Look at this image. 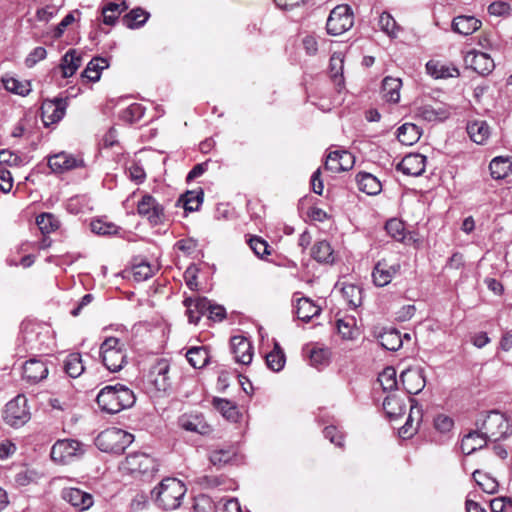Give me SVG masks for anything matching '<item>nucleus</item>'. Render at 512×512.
I'll return each instance as SVG.
<instances>
[{
    "mask_svg": "<svg viewBox=\"0 0 512 512\" xmlns=\"http://www.w3.org/2000/svg\"><path fill=\"white\" fill-rule=\"evenodd\" d=\"M85 452L84 445L78 440H57L51 448V459L60 464H68L79 459Z\"/></svg>",
    "mask_w": 512,
    "mask_h": 512,
    "instance_id": "obj_6",
    "label": "nucleus"
},
{
    "mask_svg": "<svg viewBox=\"0 0 512 512\" xmlns=\"http://www.w3.org/2000/svg\"><path fill=\"white\" fill-rule=\"evenodd\" d=\"M402 87V81L400 78H394L387 76L382 81V98L386 102L398 103L400 100V89Z\"/></svg>",
    "mask_w": 512,
    "mask_h": 512,
    "instance_id": "obj_27",
    "label": "nucleus"
},
{
    "mask_svg": "<svg viewBox=\"0 0 512 512\" xmlns=\"http://www.w3.org/2000/svg\"><path fill=\"white\" fill-rule=\"evenodd\" d=\"M478 429L487 440L499 441L512 434V424L505 414L499 411H490L477 423Z\"/></svg>",
    "mask_w": 512,
    "mask_h": 512,
    "instance_id": "obj_3",
    "label": "nucleus"
},
{
    "mask_svg": "<svg viewBox=\"0 0 512 512\" xmlns=\"http://www.w3.org/2000/svg\"><path fill=\"white\" fill-rule=\"evenodd\" d=\"M482 23L474 16L460 15L453 19L452 29L461 35H471L481 27Z\"/></svg>",
    "mask_w": 512,
    "mask_h": 512,
    "instance_id": "obj_25",
    "label": "nucleus"
},
{
    "mask_svg": "<svg viewBox=\"0 0 512 512\" xmlns=\"http://www.w3.org/2000/svg\"><path fill=\"white\" fill-rule=\"evenodd\" d=\"M2 82L7 91L21 96L27 95L31 90L29 82H21L14 77H4Z\"/></svg>",
    "mask_w": 512,
    "mask_h": 512,
    "instance_id": "obj_49",
    "label": "nucleus"
},
{
    "mask_svg": "<svg viewBox=\"0 0 512 512\" xmlns=\"http://www.w3.org/2000/svg\"><path fill=\"white\" fill-rule=\"evenodd\" d=\"M408 399L411 402L410 413L405 424L399 429V435L404 439L412 437L416 432V428L413 427V415L415 413L414 410L417 409L416 413L420 415V409L416 405H414V399L410 397H408Z\"/></svg>",
    "mask_w": 512,
    "mask_h": 512,
    "instance_id": "obj_53",
    "label": "nucleus"
},
{
    "mask_svg": "<svg viewBox=\"0 0 512 512\" xmlns=\"http://www.w3.org/2000/svg\"><path fill=\"white\" fill-rule=\"evenodd\" d=\"M381 345L390 351H397L402 346V338L398 331L390 330L380 335Z\"/></svg>",
    "mask_w": 512,
    "mask_h": 512,
    "instance_id": "obj_47",
    "label": "nucleus"
},
{
    "mask_svg": "<svg viewBox=\"0 0 512 512\" xmlns=\"http://www.w3.org/2000/svg\"><path fill=\"white\" fill-rule=\"evenodd\" d=\"M82 64V58L75 49L68 50L61 59L63 77L68 78L75 74Z\"/></svg>",
    "mask_w": 512,
    "mask_h": 512,
    "instance_id": "obj_30",
    "label": "nucleus"
},
{
    "mask_svg": "<svg viewBox=\"0 0 512 512\" xmlns=\"http://www.w3.org/2000/svg\"><path fill=\"white\" fill-rule=\"evenodd\" d=\"M47 51L44 47L38 46L34 48L25 59V65L28 68H32L39 61L46 58Z\"/></svg>",
    "mask_w": 512,
    "mask_h": 512,
    "instance_id": "obj_60",
    "label": "nucleus"
},
{
    "mask_svg": "<svg viewBox=\"0 0 512 512\" xmlns=\"http://www.w3.org/2000/svg\"><path fill=\"white\" fill-rule=\"evenodd\" d=\"M449 115V107L440 102L422 104L415 109V117L427 122L443 121L447 119Z\"/></svg>",
    "mask_w": 512,
    "mask_h": 512,
    "instance_id": "obj_13",
    "label": "nucleus"
},
{
    "mask_svg": "<svg viewBox=\"0 0 512 512\" xmlns=\"http://www.w3.org/2000/svg\"><path fill=\"white\" fill-rule=\"evenodd\" d=\"M426 70L429 75L438 79V78H448L459 75V71L455 67H449L444 64H441L438 61L430 60L426 64Z\"/></svg>",
    "mask_w": 512,
    "mask_h": 512,
    "instance_id": "obj_37",
    "label": "nucleus"
},
{
    "mask_svg": "<svg viewBox=\"0 0 512 512\" xmlns=\"http://www.w3.org/2000/svg\"><path fill=\"white\" fill-rule=\"evenodd\" d=\"M183 304L187 309L188 320L192 324H197L210 307V301L205 297L186 298Z\"/></svg>",
    "mask_w": 512,
    "mask_h": 512,
    "instance_id": "obj_24",
    "label": "nucleus"
},
{
    "mask_svg": "<svg viewBox=\"0 0 512 512\" xmlns=\"http://www.w3.org/2000/svg\"><path fill=\"white\" fill-rule=\"evenodd\" d=\"M65 115V101L59 98L46 100L41 106V117L45 126L59 122Z\"/></svg>",
    "mask_w": 512,
    "mask_h": 512,
    "instance_id": "obj_17",
    "label": "nucleus"
},
{
    "mask_svg": "<svg viewBox=\"0 0 512 512\" xmlns=\"http://www.w3.org/2000/svg\"><path fill=\"white\" fill-rule=\"evenodd\" d=\"M383 409L390 420H395L405 413L406 404L404 398L398 395H388L383 401Z\"/></svg>",
    "mask_w": 512,
    "mask_h": 512,
    "instance_id": "obj_28",
    "label": "nucleus"
},
{
    "mask_svg": "<svg viewBox=\"0 0 512 512\" xmlns=\"http://www.w3.org/2000/svg\"><path fill=\"white\" fill-rule=\"evenodd\" d=\"M401 265L398 260L383 258L379 260L372 271L373 282L378 287L387 286L400 273Z\"/></svg>",
    "mask_w": 512,
    "mask_h": 512,
    "instance_id": "obj_10",
    "label": "nucleus"
},
{
    "mask_svg": "<svg viewBox=\"0 0 512 512\" xmlns=\"http://www.w3.org/2000/svg\"><path fill=\"white\" fill-rule=\"evenodd\" d=\"M203 191H187L183 196L185 211H197L203 202Z\"/></svg>",
    "mask_w": 512,
    "mask_h": 512,
    "instance_id": "obj_52",
    "label": "nucleus"
},
{
    "mask_svg": "<svg viewBox=\"0 0 512 512\" xmlns=\"http://www.w3.org/2000/svg\"><path fill=\"white\" fill-rule=\"evenodd\" d=\"M385 229L387 233L397 241H403L406 237L405 225L397 218L388 220Z\"/></svg>",
    "mask_w": 512,
    "mask_h": 512,
    "instance_id": "obj_56",
    "label": "nucleus"
},
{
    "mask_svg": "<svg viewBox=\"0 0 512 512\" xmlns=\"http://www.w3.org/2000/svg\"><path fill=\"white\" fill-rule=\"evenodd\" d=\"M488 12L494 16H506L511 12V6L505 1H495L488 6Z\"/></svg>",
    "mask_w": 512,
    "mask_h": 512,
    "instance_id": "obj_61",
    "label": "nucleus"
},
{
    "mask_svg": "<svg viewBox=\"0 0 512 512\" xmlns=\"http://www.w3.org/2000/svg\"><path fill=\"white\" fill-rule=\"evenodd\" d=\"M343 64L344 58L341 53H334L330 58V73L336 85L343 84Z\"/></svg>",
    "mask_w": 512,
    "mask_h": 512,
    "instance_id": "obj_50",
    "label": "nucleus"
},
{
    "mask_svg": "<svg viewBox=\"0 0 512 512\" xmlns=\"http://www.w3.org/2000/svg\"><path fill=\"white\" fill-rule=\"evenodd\" d=\"M12 187L13 178L11 172L4 168H0V190L3 193H8L11 191Z\"/></svg>",
    "mask_w": 512,
    "mask_h": 512,
    "instance_id": "obj_64",
    "label": "nucleus"
},
{
    "mask_svg": "<svg viewBox=\"0 0 512 512\" xmlns=\"http://www.w3.org/2000/svg\"><path fill=\"white\" fill-rule=\"evenodd\" d=\"M311 255L320 263L331 264L335 260L334 251L330 243L325 240L318 241L313 245Z\"/></svg>",
    "mask_w": 512,
    "mask_h": 512,
    "instance_id": "obj_33",
    "label": "nucleus"
},
{
    "mask_svg": "<svg viewBox=\"0 0 512 512\" xmlns=\"http://www.w3.org/2000/svg\"><path fill=\"white\" fill-rule=\"evenodd\" d=\"M214 407L225 417L227 420L237 422L240 418V412L236 404L221 398H215L213 401Z\"/></svg>",
    "mask_w": 512,
    "mask_h": 512,
    "instance_id": "obj_36",
    "label": "nucleus"
},
{
    "mask_svg": "<svg viewBox=\"0 0 512 512\" xmlns=\"http://www.w3.org/2000/svg\"><path fill=\"white\" fill-rule=\"evenodd\" d=\"M83 161L75 158L73 155L66 152H60L48 159V166L53 172L63 173L65 171L82 166Z\"/></svg>",
    "mask_w": 512,
    "mask_h": 512,
    "instance_id": "obj_22",
    "label": "nucleus"
},
{
    "mask_svg": "<svg viewBox=\"0 0 512 512\" xmlns=\"http://www.w3.org/2000/svg\"><path fill=\"white\" fill-rule=\"evenodd\" d=\"M149 14L141 8L131 10L123 18L124 24L130 28H139L148 20Z\"/></svg>",
    "mask_w": 512,
    "mask_h": 512,
    "instance_id": "obj_46",
    "label": "nucleus"
},
{
    "mask_svg": "<svg viewBox=\"0 0 512 512\" xmlns=\"http://www.w3.org/2000/svg\"><path fill=\"white\" fill-rule=\"evenodd\" d=\"M64 370L72 378L79 377L85 370L81 354H69L64 360Z\"/></svg>",
    "mask_w": 512,
    "mask_h": 512,
    "instance_id": "obj_40",
    "label": "nucleus"
},
{
    "mask_svg": "<svg viewBox=\"0 0 512 512\" xmlns=\"http://www.w3.org/2000/svg\"><path fill=\"white\" fill-rule=\"evenodd\" d=\"M96 401L102 411L116 414L132 407L136 397L130 388L118 383L102 388L97 395Z\"/></svg>",
    "mask_w": 512,
    "mask_h": 512,
    "instance_id": "obj_1",
    "label": "nucleus"
},
{
    "mask_svg": "<svg viewBox=\"0 0 512 512\" xmlns=\"http://www.w3.org/2000/svg\"><path fill=\"white\" fill-rule=\"evenodd\" d=\"M27 402V398L20 394L6 404L4 420L8 425L20 427L29 421L30 411Z\"/></svg>",
    "mask_w": 512,
    "mask_h": 512,
    "instance_id": "obj_9",
    "label": "nucleus"
},
{
    "mask_svg": "<svg viewBox=\"0 0 512 512\" xmlns=\"http://www.w3.org/2000/svg\"><path fill=\"white\" fill-rule=\"evenodd\" d=\"M153 273V267L147 262H141L132 267L133 279L138 282L149 279L153 275Z\"/></svg>",
    "mask_w": 512,
    "mask_h": 512,
    "instance_id": "obj_57",
    "label": "nucleus"
},
{
    "mask_svg": "<svg viewBox=\"0 0 512 512\" xmlns=\"http://www.w3.org/2000/svg\"><path fill=\"white\" fill-rule=\"evenodd\" d=\"M453 425V419L444 414H440L434 419L435 429L443 434L450 432Z\"/></svg>",
    "mask_w": 512,
    "mask_h": 512,
    "instance_id": "obj_59",
    "label": "nucleus"
},
{
    "mask_svg": "<svg viewBox=\"0 0 512 512\" xmlns=\"http://www.w3.org/2000/svg\"><path fill=\"white\" fill-rule=\"evenodd\" d=\"M90 227L93 233L97 235H115L119 231V227L113 222L105 219H95L91 221Z\"/></svg>",
    "mask_w": 512,
    "mask_h": 512,
    "instance_id": "obj_48",
    "label": "nucleus"
},
{
    "mask_svg": "<svg viewBox=\"0 0 512 512\" xmlns=\"http://www.w3.org/2000/svg\"><path fill=\"white\" fill-rule=\"evenodd\" d=\"M378 382L384 391L393 390L397 387L396 370L393 367H386L379 374Z\"/></svg>",
    "mask_w": 512,
    "mask_h": 512,
    "instance_id": "obj_55",
    "label": "nucleus"
},
{
    "mask_svg": "<svg viewBox=\"0 0 512 512\" xmlns=\"http://www.w3.org/2000/svg\"><path fill=\"white\" fill-rule=\"evenodd\" d=\"M400 379L404 389L410 395L421 392L426 384L424 370L420 367L404 370L400 375Z\"/></svg>",
    "mask_w": 512,
    "mask_h": 512,
    "instance_id": "obj_15",
    "label": "nucleus"
},
{
    "mask_svg": "<svg viewBox=\"0 0 512 512\" xmlns=\"http://www.w3.org/2000/svg\"><path fill=\"white\" fill-rule=\"evenodd\" d=\"M128 9V6L123 1L121 3L109 2L102 7L103 22L106 25H114L119 16Z\"/></svg>",
    "mask_w": 512,
    "mask_h": 512,
    "instance_id": "obj_34",
    "label": "nucleus"
},
{
    "mask_svg": "<svg viewBox=\"0 0 512 512\" xmlns=\"http://www.w3.org/2000/svg\"><path fill=\"white\" fill-rule=\"evenodd\" d=\"M62 498L78 511L88 510L93 505V496L79 488H65Z\"/></svg>",
    "mask_w": 512,
    "mask_h": 512,
    "instance_id": "obj_18",
    "label": "nucleus"
},
{
    "mask_svg": "<svg viewBox=\"0 0 512 512\" xmlns=\"http://www.w3.org/2000/svg\"><path fill=\"white\" fill-rule=\"evenodd\" d=\"M380 29L388 36L394 38L400 31V27L397 25L395 19L391 14L383 12L379 17Z\"/></svg>",
    "mask_w": 512,
    "mask_h": 512,
    "instance_id": "obj_51",
    "label": "nucleus"
},
{
    "mask_svg": "<svg viewBox=\"0 0 512 512\" xmlns=\"http://www.w3.org/2000/svg\"><path fill=\"white\" fill-rule=\"evenodd\" d=\"M473 479L477 483V485L488 494H493L498 490V482L488 474L481 472L480 470H475L472 474Z\"/></svg>",
    "mask_w": 512,
    "mask_h": 512,
    "instance_id": "obj_43",
    "label": "nucleus"
},
{
    "mask_svg": "<svg viewBox=\"0 0 512 512\" xmlns=\"http://www.w3.org/2000/svg\"><path fill=\"white\" fill-rule=\"evenodd\" d=\"M285 362V354L280 345L276 342L273 350L266 355V364L272 371L279 372L283 369Z\"/></svg>",
    "mask_w": 512,
    "mask_h": 512,
    "instance_id": "obj_41",
    "label": "nucleus"
},
{
    "mask_svg": "<svg viewBox=\"0 0 512 512\" xmlns=\"http://www.w3.org/2000/svg\"><path fill=\"white\" fill-rule=\"evenodd\" d=\"M133 435L119 428H108L95 439L99 450L106 453L121 454L133 442Z\"/></svg>",
    "mask_w": 512,
    "mask_h": 512,
    "instance_id": "obj_4",
    "label": "nucleus"
},
{
    "mask_svg": "<svg viewBox=\"0 0 512 512\" xmlns=\"http://www.w3.org/2000/svg\"><path fill=\"white\" fill-rule=\"evenodd\" d=\"M487 439L479 431H473L465 435L461 442V450L464 454L470 455L486 445Z\"/></svg>",
    "mask_w": 512,
    "mask_h": 512,
    "instance_id": "obj_31",
    "label": "nucleus"
},
{
    "mask_svg": "<svg viewBox=\"0 0 512 512\" xmlns=\"http://www.w3.org/2000/svg\"><path fill=\"white\" fill-rule=\"evenodd\" d=\"M320 311V307L309 298L303 297L297 300L296 314L298 319L304 322H308L313 317L319 315Z\"/></svg>",
    "mask_w": 512,
    "mask_h": 512,
    "instance_id": "obj_32",
    "label": "nucleus"
},
{
    "mask_svg": "<svg viewBox=\"0 0 512 512\" xmlns=\"http://www.w3.org/2000/svg\"><path fill=\"white\" fill-rule=\"evenodd\" d=\"M185 493L184 483L176 478L163 479L159 486L152 491L158 505L165 510L178 508Z\"/></svg>",
    "mask_w": 512,
    "mask_h": 512,
    "instance_id": "obj_2",
    "label": "nucleus"
},
{
    "mask_svg": "<svg viewBox=\"0 0 512 512\" xmlns=\"http://www.w3.org/2000/svg\"><path fill=\"white\" fill-rule=\"evenodd\" d=\"M137 212L150 224L159 225L165 220L164 207L151 195H144L137 205Z\"/></svg>",
    "mask_w": 512,
    "mask_h": 512,
    "instance_id": "obj_11",
    "label": "nucleus"
},
{
    "mask_svg": "<svg viewBox=\"0 0 512 512\" xmlns=\"http://www.w3.org/2000/svg\"><path fill=\"white\" fill-rule=\"evenodd\" d=\"M48 375V367L41 359L32 358L23 365V377L29 383H38Z\"/></svg>",
    "mask_w": 512,
    "mask_h": 512,
    "instance_id": "obj_21",
    "label": "nucleus"
},
{
    "mask_svg": "<svg viewBox=\"0 0 512 512\" xmlns=\"http://www.w3.org/2000/svg\"><path fill=\"white\" fill-rule=\"evenodd\" d=\"M100 358L110 372L120 371L127 362L124 345L116 337H108L100 345Z\"/></svg>",
    "mask_w": 512,
    "mask_h": 512,
    "instance_id": "obj_5",
    "label": "nucleus"
},
{
    "mask_svg": "<svg viewBox=\"0 0 512 512\" xmlns=\"http://www.w3.org/2000/svg\"><path fill=\"white\" fill-rule=\"evenodd\" d=\"M466 67L472 69L480 75L491 73L495 67L494 60L489 54L471 50L464 56Z\"/></svg>",
    "mask_w": 512,
    "mask_h": 512,
    "instance_id": "obj_14",
    "label": "nucleus"
},
{
    "mask_svg": "<svg viewBox=\"0 0 512 512\" xmlns=\"http://www.w3.org/2000/svg\"><path fill=\"white\" fill-rule=\"evenodd\" d=\"M426 167V157L418 154L411 153L406 155L401 162L397 165V169L408 176H420Z\"/></svg>",
    "mask_w": 512,
    "mask_h": 512,
    "instance_id": "obj_20",
    "label": "nucleus"
},
{
    "mask_svg": "<svg viewBox=\"0 0 512 512\" xmlns=\"http://www.w3.org/2000/svg\"><path fill=\"white\" fill-rule=\"evenodd\" d=\"M179 425L186 431L201 435H207L212 431L201 414H184L179 418Z\"/></svg>",
    "mask_w": 512,
    "mask_h": 512,
    "instance_id": "obj_23",
    "label": "nucleus"
},
{
    "mask_svg": "<svg viewBox=\"0 0 512 512\" xmlns=\"http://www.w3.org/2000/svg\"><path fill=\"white\" fill-rule=\"evenodd\" d=\"M397 138L399 142L406 146L413 145L420 138L418 126L412 123H405L397 130Z\"/></svg>",
    "mask_w": 512,
    "mask_h": 512,
    "instance_id": "obj_35",
    "label": "nucleus"
},
{
    "mask_svg": "<svg viewBox=\"0 0 512 512\" xmlns=\"http://www.w3.org/2000/svg\"><path fill=\"white\" fill-rule=\"evenodd\" d=\"M231 351L237 363L248 365L253 358V346L244 336L237 335L231 338Z\"/></svg>",
    "mask_w": 512,
    "mask_h": 512,
    "instance_id": "obj_19",
    "label": "nucleus"
},
{
    "mask_svg": "<svg viewBox=\"0 0 512 512\" xmlns=\"http://www.w3.org/2000/svg\"><path fill=\"white\" fill-rule=\"evenodd\" d=\"M107 67L108 62L106 59L95 57L87 64L81 76L89 81L96 82L100 79L101 71Z\"/></svg>",
    "mask_w": 512,
    "mask_h": 512,
    "instance_id": "obj_38",
    "label": "nucleus"
},
{
    "mask_svg": "<svg viewBox=\"0 0 512 512\" xmlns=\"http://www.w3.org/2000/svg\"><path fill=\"white\" fill-rule=\"evenodd\" d=\"M325 438L329 439L331 443L341 447L343 445V435L338 431L335 426H327L324 431Z\"/></svg>",
    "mask_w": 512,
    "mask_h": 512,
    "instance_id": "obj_63",
    "label": "nucleus"
},
{
    "mask_svg": "<svg viewBox=\"0 0 512 512\" xmlns=\"http://www.w3.org/2000/svg\"><path fill=\"white\" fill-rule=\"evenodd\" d=\"M329 355L326 349H314L310 353L311 364L316 367L323 365L328 361Z\"/></svg>",
    "mask_w": 512,
    "mask_h": 512,
    "instance_id": "obj_62",
    "label": "nucleus"
},
{
    "mask_svg": "<svg viewBox=\"0 0 512 512\" xmlns=\"http://www.w3.org/2000/svg\"><path fill=\"white\" fill-rule=\"evenodd\" d=\"M354 165L353 155L345 150L331 151L325 161V169L334 173L350 170Z\"/></svg>",
    "mask_w": 512,
    "mask_h": 512,
    "instance_id": "obj_16",
    "label": "nucleus"
},
{
    "mask_svg": "<svg viewBox=\"0 0 512 512\" xmlns=\"http://www.w3.org/2000/svg\"><path fill=\"white\" fill-rule=\"evenodd\" d=\"M193 509L194 512H216V506L213 500L204 494L195 497Z\"/></svg>",
    "mask_w": 512,
    "mask_h": 512,
    "instance_id": "obj_58",
    "label": "nucleus"
},
{
    "mask_svg": "<svg viewBox=\"0 0 512 512\" xmlns=\"http://www.w3.org/2000/svg\"><path fill=\"white\" fill-rule=\"evenodd\" d=\"M353 26V13L348 5H338L327 19L326 29L328 34L338 36L348 31Z\"/></svg>",
    "mask_w": 512,
    "mask_h": 512,
    "instance_id": "obj_8",
    "label": "nucleus"
},
{
    "mask_svg": "<svg viewBox=\"0 0 512 512\" xmlns=\"http://www.w3.org/2000/svg\"><path fill=\"white\" fill-rule=\"evenodd\" d=\"M170 364L166 359H158L151 367L147 376L148 382L157 391H167L171 387L169 375Z\"/></svg>",
    "mask_w": 512,
    "mask_h": 512,
    "instance_id": "obj_12",
    "label": "nucleus"
},
{
    "mask_svg": "<svg viewBox=\"0 0 512 512\" xmlns=\"http://www.w3.org/2000/svg\"><path fill=\"white\" fill-rule=\"evenodd\" d=\"M157 466V461L143 452L131 453L121 463V468L131 475L152 476L157 471Z\"/></svg>",
    "mask_w": 512,
    "mask_h": 512,
    "instance_id": "obj_7",
    "label": "nucleus"
},
{
    "mask_svg": "<svg viewBox=\"0 0 512 512\" xmlns=\"http://www.w3.org/2000/svg\"><path fill=\"white\" fill-rule=\"evenodd\" d=\"M186 358L192 367L200 369L209 362V353L206 347H191L186 352Z\"/></svg>",
    "mask_w": 512,
    "mask_h": 512,
    "instance_id": "obj_39",
    "label": "nucleus"
},
{
    "mask_svg": "<svg viewBox=\"0 0 512 512\" xmlns=\"http://www.w3.org/2000/svg\"><path fill=\"white\" fill-rule=\"evenodd\" d=\"M490 173L494 179H503L511 171V163L507 158L495 157L489 165Z\"/></svg>",
    "mask_w": 512,
    "mask_h": 512,
    "instance_id": "obj_42",
    "label": "nucleus"
},
{
    "mask_svg": "<svg viewBox=\"0 0 512 512\" xmlns=\"http://www.w3.org/2000/svg\"><path fill=\"white\" fill-rule=\"evenodd\" d=\"M356 181L360 191L368 195H377L381 192V182L372 174L360 172L356 176Z\"/></svg>",
    "mask_w": 512,
    "mask_h": 512,
    "instance_id": "obj_29",
    "label": "nucleus"
},
{
    "mask_svg": "<svg viewBox=\"0 0 512 512\" xmlns=\"http://www.w3.org/2000/svg\"><path fill=\"white\" fill-rule=\"evenodd\" d=\"M36 224L43 234H50L60 227V221L51 213H42L37 216Z\"/></svg>",
    "mask_w": 512,
    "mask_h": 512,
    "instance_id": "obj_45",
    "label": "nucleus"
},
{
    "mask_svg": "<svg viewBox=\"0 0 512 512\" xmlns=\"http://www.w3.org/2000/svg\"><path fill=\"white\" fill-rule=\"evenodd\" d=\"M467 133L476 144L483 145L490 137L491 131L484 120H473L467 124Z\"/></svg>",
    "mask_w": 512,
    "mask_h": 512,
    "instance_id": "obj_26",
    "label": "nucleus"
},
{
    "mask_svg": "<svg viewBox=\"0 0 512 512\" xmlns=\"http://www.w3.org/2000/svg\"><path fill=\"white\" fill-rule=\"evenodd\" d=\"M248 244L254 254L259 258H265L271 254V248L268 243L259 236H251L248 239Z\"/></svg>",
    "mask_w": 512,
    "mask_h": 512,
    "instance_id": "obj_54",
    "label": "nucleus"
},
{
    "mask_svg": "<svg viewBox=\"0 0 512 512\" xmlns=\"http://www.w3.org/2000/svg\"><path fill=\"white\" fill-rule=\"evenodd\" d=\"M338 333L343 339H353L357 334L356 320L352 316H346L337 320Z\"/></svg>",
    "mask_w": 512,
    "mask_h": 512,
    "instance_id": "obj_44",
    "label": "nucleus"
}]
</instances>
